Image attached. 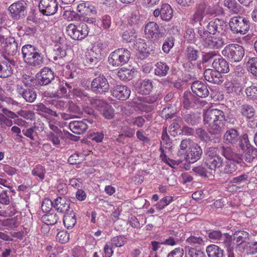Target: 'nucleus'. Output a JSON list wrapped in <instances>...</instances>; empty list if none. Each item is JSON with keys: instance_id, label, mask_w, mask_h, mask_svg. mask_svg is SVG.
I'll return each mask as SVG.
<instances>
[{"instance_id": "obj_42", "label": "nucleus", "mask_w": 257, "mask_h": 257, "mask_svg": "<svg viewBox=\"0 0 257 257\" xmlns=\"http://www.w3.org/2000/svg\"><path fill=\"white\" fill-rule=\"evenodd\" d=\"M17 91L21 96H37V94L35 91L31 88H27L21 85H17Z\"/></svg>"}, {"instance_id": "obj_14", "label": "nucleus", "mask_w": 257, "mask_h": 257, "mask_svg": "<svg viewBox=\"0 0 257 257\" xmlns=\"http://www.w3.org/2000/svg\"><path fill=\"white\" fill-rule=\"evenodd\" d=\"M153 16L156 18L160 16L163 21L168 22L173 18V10L169 4H163L160 9L158 8L154 11Z\"/></svg>"}, {"instance_id": "obj_11", "label": "nucleus", "mask_w": 257, "mask_h": 257, "mask_svg": "<svg viewBox=\"0 0 257 257\" xmlns=\"http://www.w3.org/2000/svg\"><path fill=\"white\" fill-rule=\"evenodd\" d=\"M91 88L95 93L102 94L108 91L109 85L105 76L99 75L91 82Z\"/></svg>"}, {"instance_id": "obj_4", "label": "nucleus", "mask_w": 257, "mask_h": 257, "mask_svg": "<svg viewBox=\"0 0 257 257\" xmlns=\"http://www.w3.org/2000/svg\"><path fill=\"white\" fill-rule=\"evenodd\" d=\"M204 160L214 173L216 169L222 166L223 163V159L218 154V148L213 147H209L205 151Z\"/></svg>"}, {"instance_id": "obj_45", "label": "nucleus", "mask_w": 257, "mask_h": 257, "mask_svg": "<svg viewBox=\"0 0 257 257\" xmlns=\"http://www.w3.org/2000/svg\"><path fill=\"white\" fill-rule=\"evenodd\" d=\"M248 71L254 76L257 77V57L249 58L246 63Z\"/></svg>"}, {"instance_id": "obj_46", "label": "nucleus", "mask_w": 257, "mask_h": 257, "mask_svg": "<svg viewBox=\"0 0 257 257\" xmlns=\"http://www.w3.org/2000/svg\"><path fill=\"white\" fill-rule=\"evenodd\" d=\"M89 100L91 104L100 111L109 104L103 100L95 97H91Z\"/></svg>"}, {"instance_id": "obj_59", "label": "nucleus", "mask_w": 257, "mask_h": 257, "mask_svg": "<svg viewBox=\"0 0 257 257\" xmlns=\"http://www.w3.org/2000/svg\"><path fill=\"white\" fill-rule=\"evenodd\" d=\"M17 113L20 116L27 120H33L35 118V113L31 110H21L17 111Z\"/></svg>"}, {"instance_id": "obj_30", "label": "nucleus", "mask_w": 257, "mask_h": 257, "mask_svg": "<svg viewBox=\"0 0 257 257\" xmlns=\"http://www.w3.org/2000/svg\"><path fill=\"white\" fill-rule=\"evenodd\" d=\"M208 257H223L224 251L220 247L215 244L208 245L206 249Z\"/></svg>"}, {"instance_id": "obj_55", "label": "nucleus", "mask_w": 257, "mask_h": 257, "mask_svg": "<svg viewBox=\"0 0 257 257\" xmlns=\"http://www.w3.org/2000/svg\"><path fill=\"white\" fill-rule=\"evenodd\" d=\"M239 146L242 150L245 151L246 150L249 149L250 147H252L248 141V136L245 134L243 135L241 138L239 139Z\"/></svg>"}, {"instance_id": "obj_57", "label": "nucleus", "mask_w": 257, "mask_h": 257, "mask_svg": "<svg viewBox=\"0 0 257 257\" xmlns=\"http://www.w3.org/2000/svg\"><path fill=\"white\" fill-rule=\"evenodd\" d=\"M56 49H54V56L53 60L57 61L58 59H62L66 55V51L65 49L59 46L56 45Z\"/></svg>"}, {"instance_id": "obj_53", "label": "nucleus", "mask_w": 257, "mask_h": 257, "mask_svg": "<svg viewBox=\"0 0 257 257\" xmlns=\"http://www.w3.org/2000/svg\"><path fill=\"white\" fill-rule=\"evenodd\" d=\"M241 113L244 116L247 118H250L254 114V110L252 106L244 104L241 106Z\"/></svg>"}, {"instance_id": "obj_50", "label": "nucleus", "mask_w": 257, "mask_h": 257, "mask_svg": "<svg viewBox=\"0 0 257 257\" xmlns=\"http://www.w3.org/2000/svg\"><path fill=\"white\" fill-rule=\"evenodd\" d=\"M45 168L40 165L36 166L32 171V174L37 176L42 181L45 178Z\"/></svg>"}, {"instance_id": "obj_26", "label": "nucleus", "mask_w": 257, "mask_h": 257, "mask_svg": "<svg viewBox=\"0 0 257 257\" xmlns=\"http://www.w3.org/2000/svg\"><path fill=\"white\" fill-rule=\"evenodd\" d=\"M112 96H130V88L125 86L118 85L114 86L111 90Z\"/></svg>"}, {"instance_id": "obj_15", "label": "nucleus", "mask_w": 257, "mask_h": 257, "mask_svg": "<svg viewBox=\"0 0 257 257\" xmlns=\"http://www.w3.org/2000/svg\"><path fill=\"white\" fill-rule=\"evenodd\" d=\"M203 154L201 147L197 144H193L186 152L185 159L190 163H193L199 160Z\"/></svg>"}, {"instance_id": "obj_54", "label": "nucleus", "mask_w": 257, "mask_h": 257, "mask_svg": "<svg viewBox=\"0 0 257 257\" xmlns=\"http://www.w3.org/2000/svg\"><path fill=\"white\" fill-rule=\"evenodd\" d=\"M172 201L173 198L171 196H166L156 203V207L159 210H162L168 205Z\"/></svg>"}, {"instance_id": "obj_52", "label": "nucleus", "mask_w": 257, "mask_h": 257, "mask_svg": "<svg viewBox=\"0 0 257 257\" xmlns=\"http://www.w3.org/2000/svg\"><path fill=\"white\" fill-rule=\"evenodd\" d=\"M147 45L145 40L142 39H138L134 43V48L140 53H143L146 52Z\"/></svg>"}, {"instance_id": "obj_58", "label": "nucleus", "mask_w": 257, "mask_h": 257, "mask_svg": "<svg viewBox=\"0 0 257 257\" xmlns=\"http://www.w3.org/2000/svg\"><path fill=\"white\" fill-rule=\"evenodd\" d=\"M56 239L61 243H65L69 240V233L65 230L60 231L56 235Z\"/></svg>"}, {"instance_id": "obj_18", "label": "nucleus", "mask_w": 257, "mask_h": 257, "mask_svg": "<svg viewBox=\"0 0 257 257\" xmlns=\"http://www.w3.org/2000/svg\"><path fill=\"white\" fill-rule=\"evenodd\" d=\"M90 121L86 119L81 121H73L70 122L69 126L70 130L74 134L81 135L87 130L88 126L87 123Z\"/></svg>"}, {"instance_id": "obj_1", "label": "nucleus", "mask_w": 257, "mask_h": 257, "mask_svg": "<svg viewBox=\"0 0 257 257\" xmlns=\"http://www.w3.org/2000/svg\"><path fill=\"white\" fill-rule=\"evenodd\" d=\"M203 121L208 124L211 135H220L226 131L223 140L226 144H235L240 139L238 132L234 128L228 130L224 112L218 109L207 110L203 114Z\"/></svg>"}, {"instance_id": "obj_62", "label": "nucleus", "mask_w": 257, "mask_h": 257, "mask_svg": "<svg viewBox=\"0 0 257 257\" xmlns=\"http://www.w3.org/2000/svg\"><path fill=\"white\" fill-rule=\"evenodd\" d=\"M244 250L247 254H254L257 253V242L247 243L245 245Z\"/></svg>"}, {"instance_id": "obj_19", "label": "nucleus", "mask_w": 257, "mask_h": 257, "mask_svg": "<svg viewBox=\"0 0 257 257\" xmlns=\"http://www.w3.org/2000/svg\"><path fill=\"white\" fill-rule=\"evenodd\" d=\"M205 79L212 83L219 84L223 81L221 74L217 70L208 69L204 72Z\"/></svg>"}, {"instance_id": "obj_49", "label": "nucleus", "mask_w": 257, "mask_h": 257, "mask_svg": "<svg viewBox=\"0 0 257 257\" xmlns=\"http://www.w3.org/2000/svg\"><path fill=\"white\" fill-rule=\"evenodd\" d=\"M244 160L246 162L250 163L257 157V149L254 147H250L245 151Z\"/></svg>"}, {"instance_id": "obj_34", "label": "nucleus", "mask_w": 257, "mask_h": 257, "mask_svg": "<svg viewBox=\"0 0 257 257\" xmlns=\"http://www.w3.org/2000/svg\"><path fill=\"white\" fill-rule=\"evenodd\" d=\"M125 121L128 125L136 126L139 128L142 127L146 121L145 118L141 115L136 117H126Z\"/></svg>"}, {"instance_id": "obj_2", "label": "nucleus", "mask_w": 257, "mask_h": 257, "mask_svg": "<svg viewBox=\"0 0 257 257\" xmlns=\"http://www.w3.org/2000/svg\"><path fill=\"white\" fill-rule=\"evenodd\" d=\"M22 58L29 66L40 67L44 62V57L40 50L32 45H25L22 48Z\"/></svg>"}, {"instance_id": "obj_47", "label": "nucleus", "mask_w": 257, "mask_h": 257, "mask_svg": "<svg viewBox=\"0 0 257 257\" xmlns=\"http://www.w3.org/2000/svg\"><path fill=\"white\" fill-rule=\"evenodd\" d=\"M38 126L34 125L32 127L25 128L22 131V134L30 139L31 141H34L35 137L37 136V133L35 130L37 128Z\"/></svg>"}, {"instance_id": "obj_39", "label": "nucleus", "mask_w": 257, "mask_h": 257, "mask_svg": "<svg viewBox=\"0 0 257 257\" xmlns=\"http://www.w3.org/2000/svg\"><path fill=\"white\" fill-rule=\"evenodd\" d=\"M153 88L152 81L150 80H144L138 89V93L142 95H148Z\"/></svg>"}, {"instance_id": "obj_27", "label": "nucleus", "mask_w": 257, "mask_h": 257, "mask_svg": "<svg viewBox=\"0 0 257 257\" xmlns=\"http://www.w3.org/2000/svg\"><path fill=\"white\" fill-rule=\"evenodd\" d=\"M137 71L135 69H127L125 67L120 68L117 72V76L121 80H131L136 75Z\"/></svg>"}, {"instance_id": "obj_41", "label": "nucleus", "mask_w": 257, "mask_h": 257, "mask_svg": "<svg viewBox=\"0 0 257 257\" xmlns=\"http://www.w3.org/2000/svg\"><path fill=\"white\" fill-rule=\"evenodd\" d=\"M43 222L47 225H54L58 221L59 217L55 213L48 212L42 217Z\"/></svg>"}, {"instance_id": "obj_17", "label": "nucleus", "mask_w": 257, "mask_h": 257, "mask_svg": "<svg viewBox=\"0 0 257 257\" xmlns=\"http://www.w3.org/2000/svg\"><path fill=\"white\" fill-rule=\"evenodd\" d=\"M37 75L40 84L43 85L49 84L55 77L52 70L47 67L43 68Z\"/></svg>"}, {"instance_id": "obj_61", "label": "nucleus", "mask_w": 257, "mask_h": 257, "mask_svg": "<svg viewBox=\"0 0 257 257\" xmlns=\"http://www.w3.org/2000/svg\"><path fill=\"white\" fill-rule=\"evenodd\" d=\"M198 52L192 47H189L187 50V58L188 61L196 60L198 57Z\"/></svg>"}, {"instance_id": "obj_37", "label": "nucleus", "mask_w": 257, "mask_h": 257, "mask_svg": "<svg viewBox=\"0 0 257 257\" xmlns=\"http://www.w3.org/2000/svg\"><path fill=\"white\" fill-rule=\"evenodd\" d=\"M18 226V222L15 218L0 220V230L13 229Z\"/></svg>"}, {"instance_id": "obj_56", "label": "nucleus", "mask_w": 257, "mask_h": 257, "mask_svg": "<svg viewBox=\"0 0 257 257\" xmlns=\"http://www.w3.org/2000/svg\"><path fill=\"white\" fill-rule=\"evenodd\" d=\"M188 255L190 257H206L203 249L196 247L189 248Z\"/></svg>"}, {"instance_id": "obj_31", "label": "nucleus", "mask_w": 257, "mask_h": 257, "mask_svg": "<svg viewBox=\"0 0 257 257\" xmlns=\"http://www.w3.org/2000/svg\"><path fill=\"white\" fill-rule=\"evenodd\" d=\"M249 173L241 174L238 176L232 178L230 181V183L235 185H243L250 181Z\"/></svg>"}, {"instance_id": "obj_29", "label": "nucleus", "mask_w": 257, "mask_h": 257, "mask_svg": "<svg viewBox=\"0 0 257 257\" xmlns=\"http://www.w3.org/2000/svg\"><path fill=\"white\" fill-rule=\"evenodd\" d=\"M63 223L64 226L67 228H71L74 226L76 223V213L73 210L67 212L64 215Z\"/></svg>"}, {"instance_id": "obj_43", "label": "nucleus", "mask_w": 257, "mask_h": 257, "mask_svg": "<svg viewBox=\"0 0 257 257\" xmlns=\"http://www.w3.org/2000/svg\"><path fill=\"white\" fill-rule=\"evenodd\" d=\"M12 74V69L10 65L6 62H0V77L6 78Z\"/></svg>"}, {"instance_id": "obj_7", "label": "nucleus", "mask_w": 257, "mask_h": 257, "mask_svg": "<svg viewBox=\"0 0 257 257\" xmlns=\"http://www.w3.org/2000/svg\"><path fill=\"white\" fill-rule=\"evenodd\" d=\"M231 31L234 34H245L249 30V22L245 18L240 16L231 18L229 22Z\"/></svg>"}, {"instance_id": "obj_16", "label": "nucleus", "mask_w": 257, "mask_h": 257, "mask_svg": "<svg viewBox=\"0 0 257 257\" xmlns=\"http://www.w3.org/2000/svg\"><path fill=\"white\" fill-rule=\"evenodd\" d=\"M226 27V24L224 21L216 19L209 22L207 29L209 34L214 35L216 33H223Z\"/></svg>"}, {"instance_id": "obj_9", "label": "nucleus", "mask_w": 257, "mask_h": 257, "mask_svg": "<svg viewBox=\"0 0 257 257\" xmlns=\"http://www.w3.org/2000/svg\"><path fill=\"white\" fill-rule=\"evenodd\" d=\"M216 13L213 6H209L206 3H201L196 5L194 13L192 16L191 23L194 24L202 21L206 15H213Z\"/></svg>"}, {"instance_id": "obj_63", "label": "nucleus", "mask_w": 257, "mask_h": 257, "mask_svg": "<svg viewBox=\"0 0 257 257\" xmlns=\"http://www.w3.org/2000/svg\"><path fill=\"white\" fill-rule=\"evenodd\" d=\"M225 91L228 93H232L234 95H240L241 92V88L240 87H236L233 86L232 84H225Z\"/></svg>"}, {"instance_id": "obj_24", "label": "nucleus", "mask_w": 257, "mask_h": 257, "mask_svg": "<svg viewBox=\"0 0 257 257\" xmlns=\"http://www.w3.org/2000/svg\"><path fill=\"white\" fill-rule=\"evenodd\" d=\"M53 203V207L61 213L68 211L70 207L69 201L66 200L65 198L57 197L54 200Z\"/></svg>"}, {"instance_id": "obj_8", "label": "nucleus", "mask_w": 257, "mask_h": 257, "mask_svg": "<svg viewBox=\"0 0 257 257\" xmlns=\"http://www.w3.org/2000/svg\"><path fill=\"white\" fill-rule=\"evenodd\" d=\"M144 33L146 38L153 43H159L160 39L165 37V33L161 32L158 24L153 21L146 24Z\"/></svg>"}, {"instance_id": "obj_44", "label": "nucleus", "mask_w": 257, "mask_h": 257, "mask_svg": "<svg viewBox=\"0 0 257 257\" xmlns=\"http://www.w3.org/2000/svg\"><path fill=\"white\" fill-rule=\"evenodd\" d=\"M127 241V238L125 235H120L112 237L110 240L112 246L116 247H120L123 246Z\"/></svg>"}, {"instance_id": "obj_60", "label": "nucleus", "mask_w": 257, "mask_h": 257, "mask_svg": "<svg viewBox=\"0 0 257 257\" xmlns=\"http://www.w3.org/2000/svg\"><path fill=\"white\" fill-rule=\"evenodd\" d=\"M22 80L25 87H31L36 83V79L33 76L27 74L22 76Z\"/></svg>"}, {"instance_id": "obj_35", "label": "nucleus", "mask_w": 257, "mask_h": 257, "mask_svg": "<svg viewBox=\"0 0 257 257\" xmlns=\"http://www.w3.org/2000/svg\"><path fill=\"white\" fill-rule=\"evenodd\" d=\"M221 154L226 160H233L242 158V156L236 154L230 147L222 146L221 148Z\"/></svg>"}, {"instance_id": "obj_38", "label": "nucleus", "mask_w": 257, "mask_h": 257, "mask_svg": "<svg viewBox=\"0 0 257 257\" xmlns=\"http://www.w3.org/2000/svg\"><path fill=\"white\" fill-rule=\"evenodd\" d=\"M135 130L134 128H131L129 126H123L120 129V134L118 135L116 140L119 142L122 137L127 138H132L134 137Z\"/></svg>"}, {"instance_id": "obj_25", "label": "nucleus", "mask_w": 257, "mask_h": 257, "mask_svg": "<svg viewBox=\"0 0 257 257\" xmlns=\"http://www.w3.org/2000/svg\"><path fill=\"white\" fill-rule=\"evenodd\" d=\"M192 170L200 176L204 177H208L214 173L212 170L207 165V163L204 160L201 165L194 167Z\"/></svg>"}, {"instance_id": "obj_64", "label": "nucleus", "mask_w": 257, "mask_h": 257, "mask_svg": "<svg viewBox=\"0 0 257 257\" xmlns=\"http://www.w3.org/2000/svg\"><path fill=\"white\" fill-rule=\"evenodd\" d=\"M184 249L182 247H176L171 251L167 257H183L184 255Z\"/></svg>"}, {"instance_id": "obj_6", "label": "nucleus", "mask_w": 257, "mask_h": 257, "mask_svg": "<svg viewBox=\"0 0 257 257\" xmlns=\"http://www.w3.org/2000/svg\"><path fill=\"white\" fill-rule=\"evenodd\" d=\"M131 56L130 52L126 49L119 48L111 52L108 58V61L113 66H119L126 64Z\"/></svg>"}, {"instance_id": "obj_13", "label": "nucleus", "mask_w": 257, "mask_h": 257, "mask_svg": "<svg viewBox=\"0 0 257 257\" xmlns=\"http://www.w3.org/2000/svg\"><path fill=\"white\" fill-rule=\"evenodd\" d=\"M26 4L23 1H18L12 4L9 8L11 17L18 20L22 16H24L26 12Z\"/></svg>"}, {"instance_id": "obj_5", "label": "nucleus", "mask_w": 257, "mask_h": 257, "mask_svg": "<svg viewBox=\"0 0 257 257\" xmlns=\"http://www.w3.org/2000/svg\"><path fill=\"white\" fill-rule=\"evenodd\" d=\"M102 44H94L91 49L85 52L83 58L84 65L89 67L95 66L102 59Z\"/></svg>"}, {"instance_id": "obj_10", "label": "nucleus", "mask_w": 257, "mask_h": 257, "mask_svg": "<svg viewBox=\"0 0 257 257\" xmlns=\"http://www.w3.org/2000/svg\"><path fill=\"white\" fill-rule=\"evenodd\" d=\"M67 34L73 39L80 40L84 39L88 34V27L84 23L79 25L69 24L66 28Z\"/></svg>"}, {"instance_id": "obj_3", "label": "nucleus", "mask_w": 257, "mask_h": 257, "mask_svg": "<svg viewBox=\"0 0 257 257\" xmlns=\"http://www.w3.org/2000/svg\"><path fill=\"white\" fill-rule=\"evenodd\" d=\"M222 55L232 62L240 61L244 56L243 47L237 44H230L226 45L222 50Z\"/></svg>"}, {"instance_id": "obj_22", "label": "nucleus", "mask_w": 257, "mask_h": 257, "mask_svg": "<svg viewBox=\"0 0 257 257\" xmlns=\"http://www.w3.org/2000/svg\"><path fill=\"white\" fill-rule=\"evenodd\" d=\"M192 92L196 95V96H201L202 95H208L209 92L207 86L200 81H194L192 83L191 87Z\"/></svg>"}, {"instance_id": "obj_51", "label": "nucleus", "mask_w": 257, "mask_h": 257, "mask_svg": "<svg viewBox=\"0 0 257 257\" xmlns=\"http://www.w3.org/2000/svg\"><path fill=\"white\" fill-rule=\"evenodd\" d=\"M175 39L173 37H168L164 41L162 46V50L166 54L169 53L174 45Z\"/></svg>"}, {"instance_id": "obj_20", "label": "nucleus", "mask_w": 257, "mask_h": 257, "mask_svg": "<svg viewBox=\"0 0 257 257\" xmlns=\"http://www.w3.org/2000/svg\"><path fill=\"white\" fill-rule=\"evenodd\" d=\"M243 163L242 158L226 160L223 167V172L226 174H231L238 169V166H242Z\"/></svg>"}, {"instance_id": "obj_36", "label": "nucleus", "mask_w": 257, "mask_h": 257, "mask_svg": "<svg viewBox=\"0 0 257 257\" xmlns=\"http://www.w3.org/2000/svg\"><path fill=\"white\" fill-rule=\"evenodd\" d=\"M249 234L248 232L242 231H236L233 234L232 238L233 241H235L236 245H240L244 242L248 238Z\"/></svg>"}, {"instance_id": "obj_40", "label": "nucleus", "mask_w": 257, "mask_h": 257, "mask_svg": "<svg viewBox=\"0 0 257 257\" xmlns=\"http://www.w3.org/2000/svg\"><path fill=\"white\" fill-rule=\"evenodd\" d=\"M2 111L5 113L9 118L14 119V122L15 124L19 125H23L26 123V121L21 118H20L19 115L16 113H14L6 108H3Z\"/></svg>"}, {"instance_id": "obj_21", "label": "nucleus", "mask_w": 257, "mask_h": 257, "mask_svg": "<svg viewBox=\"0 0 257 257\" xmlns=\"http://www.w3.org/2000/svg\"><path fill=\"white\" fill-rule=\"evenodd\" d=\"M223 45L224 41L221 37L210 35L206 40H205L203 45L206 48L218 49Z\"/></svg>"}, {"instance_id": "obj_23", "label": "nucleus", "mask_w": 257, "mask_h": 257, "mask_svg": "<svg viewBox=\"0 0 257 257\" xmlns=\"http://www.w3.org/2000/svg\"><path fill=\"white\" fill-rule=\"evenodd\" d=\"M212 66L215 70L220 73H226L229 71V64L222 57L215 59L212 63Z\"/></svg>"}, {"instance_id": "obj_33", "label": "nucleus", "mask_w": 257, "mask_h": 257, "mask_svg": "<svg viewBox=\"0 0 257 257\" xmlns=\"http://www.w3.org/2000/svg\"><path fill=\"white\" fill-rule=\"evenodd\" d=\"M169 67L164 62H158L155 64L154 73L156 75L160 77L165 76L168 74Z\"/></svg>"}, {"instance_id": "obj_32", "label": "nucleus", "mask_w": 257, "mask_h": 257, "mask_svg": "<svg viewBox=\"0 0 257 257\" xmlns=\"http://www.w3.org/2000/svg\"><path fill=\"white\" fill-rule=\"evenodd\" d=\"M183 118L188 124L194 125L201 120V113L198 112L187 113L183 116Z\"/></svg>"}, {"instance_id": "obj_12", "label": "nucleus", "mask_w": 257, "mask_h": 257, "mask_svg": "<svg viewBox=\"0 0 257 257\" xmlns=\"http://www.w3.org/2000/svg\"><path fill=\"white\" fill-rule=\"evenodd\" d=\"M39 8L43 14L46 16L52 15L58 10V3L57 0H41Z\"/></svg>"}, {"instance_id": "obj_28", "label": "nucleus", "mask_w": 257, "mask_h": 257, "mask_svg": "<svg viewBox=\"0 0 257 257\" xmlns=\"http://www.w3.org/2000/svg\"><path fill=\"white\" fill-rule=\"evenodd\" d=\"M190 98L189 97H184L183 105L186 109L203 106L206 103L205 101L200 100L199 97H190Z\"/></svg>"}, {"instance_id": "obj_48", "label": "nucleus", "mask_w": 257, "mask_h": 257, "mask_svg": "<svg viewBox=\"0 0 257 257\" xmlns=\"http://www.w3.org/2000/svg\"><path fill=\"white\" fill-rule=\"evenodd\" d=\"M123 40L127 43L135 41L137 38V34L134 29H128L123 32L122 35Z\"/></svg>"}]
</instances>
